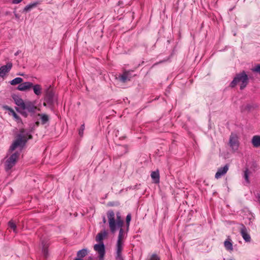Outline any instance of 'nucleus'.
<instances>
[{
    "label": "nucleus",
    "mask_w": 260,
    "mask_h": 260,
    "mask_svg": "<svg viewBox=\"0 0 260 260\" xmlns=\"http://www.w3.org/2000/svg\"><path fill=\"white\" fill-rule=\"evenodd\" d=\"M107 214L110 231L111 233H115L117 230V227L123 226V220L121 219L119 212L116 213V220L115 219V213L113 211H108Z\"/></svg>",
    "instance_id": "1"
},
{
    "label": "nucleus",
    "mask_w": 260,
    "mask_h": 260,
    "mask_svg": "<svg viewBox=\"0 0 260 260\" xmlns=\"http://www.w3.org/2000/svg\"><path fill=\"white\" fill-rule=\"evenodd\" d=\"M32 138V136L28 132H25L24 129L20 130V133L16 137L15 140L10 146V149L11 151L14 150L18 147H23L28 140Z\"/></svg>",
    "instance_id": "2"
},
{
    "label": "nucleus",
    "mask_w": 260,
    "mask_h": 260,
    "mask_svg": "<svg viewBox=\"0 0 260 260\" xmlns=\"http://www.w3.org/2000/svg\"><path fill=\"white\" fill-rule=\"evenodd\" d=\"M241 82L240 85V89H244L248 83V77L245 71L236 74V76L230 83V86L233 88L236 86L238 83Z\"/></svg>",
    "instance_id": "3"
},
{
    "label": "nucleus",
    "mask_w": 260,
    "mask_h": 260,
    "mask_svg": "<svg viewBox=\"0 0 260 260\" xmlns=\"http://www.w3.org/2000/svg\"><path fill=\"white\" fill-rule=\"evenodd\" d=\"M19 155V153L15 152L7 159L5 162V170L7 172L10 171L15 165Z\"/></svg>",
    "instance_id": "4"
},
{
    "label": "nucleus",
    "mask_w": 260,
    "mask_h": 260,
    "mask_svg": "<svg viewBox=\"0 0 260 260\" xmlns=\"http://www.w3.org/2000/svg\"><path fill=\"white\" fill-rule=\"evenodd\" d=\"M54 93L51 87H48L45 91L44 101L48 105H52L54 103Z\"/></svg>",
    "instance_id": "5"
},
{
    "label": "nucleus",
    "mask_w": 260,
    "mask_h": 260,
    "mask_svg": "<svg viewBox=\"0 0 260 260\" xmlns=\"http://www.w3.org/2000/svg\"><path fill=\"white\" fill-rule=\"evenodd\" d=\"M229 144L233 150H237L239 147V141L236 135L232 134L230 136Z\"/></svg>",
    "instance_id": "6"
},
{
    "label": "nucleus",
    "mask_w": 260,
    "mask_h": 260,
    "mask_svg": "<svg viewBox=\"0 0 260 260\" xmlns=\"http://www.w3.org/2000/svg\"><path fill=\"white\" fill-rule=\"evenodd\" d=\"M13 64L11 62H8L6 65L0 67V77L3 78L11 70Z\"/></svg>",
    "instance_id": "7"
},
{
    "label": "nucleus",
    "mask_w": 260,
    "mask_h": 260,
    "mask_svg": "<svg viewBox=\"0 0 260 260\" xmlns=\"http://www.w3.org/2000/svg\"><path fill=\"white\" fill-rule=\"evenodd\" d=\"M229 169V164H226L224 167L218 168L217 172L215 175V178L216 179H219L221 178L222 176L224 175L227 173Z\"/></svg>",
    "instance_id": "8"
},
{
    "label": "nucleus",
    "mask_w": 260,
    "mask_h": 260,
    "mask_svg": "<svg viewBox=\"0 0 260 260\" xmlns=\"http://www.w3.org/2000/svg\"><path fill=\"white\" fill-rule=\"evenodd\" d=\"M41 244L43 255L45 258H47L49 255L48 247L50 243L47 239L44 238L41 239Z\"/></svg>",
    "instance_id": "9"
},
{
    "label": "nucleus",
    "mask_w": 260,
    "mask_h": 260,
    "mask_svg": "<svg viewBox=\"0 0 260 260\" xmlns=\"http://www.w3.org/2000/svg\"><path fill=\"white\" fill-rule=\"evenodd\" d=\"M37 109V107L35 106V102L30 101L25 102L24 104V107L23 108L22 110H26L28 112L34 113L35 112Z\"/></svg>",
    "instance_id": "10"
},
{
    "label": "nucleus",
    "mask_w": 260,
    "mask_h": 260,
    "mask_svg": "<svg viewBox=\"0 0 260 260\" xmlns=\"http://www.w3.org/2000/svg\"><path fill=\"white\" fill-rule=\"evenodd\" d=\"M87 254L88 251L87 249L84 248L80 250L77 252V257L74 259V260H83V258L87 255ZM87 260H92V257L89 256Z\"/></svg>",
    "instance_id": "11"
},
{
    "label": "nucleus",
    "mask_w": 260,
    "mask_h": 260,
    "mask_svg": "<svg viewBox=\"0 0 260 260\" xmlns=\"http://www.w3.org/2000/svg\"><path fill=\"white\" fill-rule=\"evenodd\" d=\"M33 86V84L30 82H25L19 84L17 89L20 91H26L30 89Z\"/></svg>",
    "instance_id": "12"
},
{
    "label": "nucleus",
    "mask_w": 260,
    "mask_h": 260,
    "mask_svg": "<svg viewBox=\"0 0 260 260\" xmlns=\"http://www.w3.org/2000/svg\"><path fill=\"white\" fill-rule=\"evenodd\" d=\"M132 77L131 71H125L123 74L119 76V80L122 83H125L127 81H130Z\"/></svg>",
    "instance_id": "13"
},
{
    "label": "nucleus",
    "mask_w": 260,
    "mask_h": 260,
    "mask_svg": "<svg viewBox=\"0 0 260 260\" xmlns=\"http://www.w3.org/2000/svg\"><path fill=\"white\" fill-rule=\"evenodd\" d=\"M240 233L245 241L249 242L250 241L251 238L250 235L248 234L247 228L243 224H241Z\"/></svg>",
    "instance_id": "14"
},
{
    "label": "nucleus",
    "mask_w": 260,
    "mask_h": 260,
    "mask_svg": "<svg viewBox=\"0 0 260 260\" xmlns=\"http://www.w3.org/2000/svg\"><path fill=\"white\" fill-rule=\"evenodd\" d=\"M94 249L99 253V254H105V248L103 242L99 244H95L94 246Z\"/></svg>",
    "instance_id": "15"
},
{
    "label": "nucleus",
    "mask_w": 260,
    "mask_h": 260,
    "mask_svg": "<svg viewBox=\"0 0 260 260\" xmlns=\"http://www.w3.org/2000/svg\"><path fill=\"white\" fill-rule=\"evenodd\" d=\"M251 143L253 146L255 148H258L260 147V136L254 135L253 136L251 139Z\"/></svg>",
    "instance_id": "16"
},
{
    "label": "nucleus",
    "mask_w": 260,
    "mask_h": 260,
    "mask_svg": "<svg viewBox=\"0 0 260 260\" xmlns=\"http://www.w3.org/2000/svg\"><path fill=\"white\" fill-rule=\"evenodd\" d=\"M33 88L34 92L36 95L39 96L42 93V87L40 84H33V86L31 87Z\"/></svg>",
    "instance_id": "17"
},
{
    "label": "nucleus",
    "mask_w": 260,
    "mask_h": 260,
    "mask_svg": "<svg viewBox=\"0 0 260 260\" xmlns=\"http://www.w3.org/2000/svg\"><path fill=\"white\" fill-rule=\"evenodd\" d=\"M151 177L155 183H158L159 182V173L158 170L152 172Z\"/></svg>",
    "instance_id": "18"
},
{
    "label": "nucleus",
    "mask_w": 260,
    "mask_h": 260,
    "mask_svg": "<svg viewBox=\"0 0 260 260\" xmlns=\"http://www.w3.org/2000/svg\"><path fill=\"white\" fill-rule=\"evenodd\" d=\"M14 99L15 104L18 106H19L20 108H21L22 110L23 108L24 107V104H25V102H24L22 99H21L19 97L14 98Z\"/></svg>",
    "instance_id": "19"
},
{
    "label": "nucleus",
    "mask_w": 260,
    "mask_h": 260,
    "mask_svg": "<svg viewBox=\"0 0 260 260\" xmlns=\"http://www.w3.org/2000/svg\"><path fill=\"white\" fill-rule=\"evenodd\" d=\"M250 174V172H249L248 169L246 168L244 171L243 178H244L245 182L247 184H249L250 182L249 180Z\"/></svg>",
    "instance_id": "20"
},
{
    "label": "nucleus",
    "mask_w": 260,
    "mask_h": 260,
    "mask_svg": "<svg viewBox=\"0 0 260 260\" xmlns=\"http://www.w3.org/2000/svg\"><path fill=\"white\" fill-rule=\"evenodd\" d=\"M107 232L104 231V232H101L99 233L96 236V241L102 243L104 238L107 235Z\"/></svg>",
    "instance_id": "21"
},
{
    "label": "nucleus",
    "mask_w": 260,
    "mask_h": 260,
    "mask_svg": "<svg viewBox=\"0 0 260 260\" xmlns=\"http://www.w3.org/2000/svg\"><path fill=\"white\" fill-rule=\"evenodd\" d=\"M23 81V79L20 77H17L13 79L10 82V83L12 85H16L17 84H20Z\"/></svg>",
    "instance_id": "22"
},
{
    "label": "nucleus",
    "mask_w": 260,
    "mask_h": 260,
    "mask_svg": "<svg viewBox=\"0 0 260 260\" xmlns=\"http://www.w3.org/2000/svg\"><path fill=\"white\" fill-rule=\"evenodd\" d=\"M8 224L9 227L10 228H11L12 230H13V232L15 233H17L16 224L12 220H11L10 221H9Z\"/></svg>",
    "instance_id": "23"
},
{
    "label": "nucleus",
    "mask_w": 260,
    "mask_h": 260,
    "mask_svg": "<svg viewBox=\"0 0 260 260\" xmlns=\"http://www.w3.org/2000/svg\"><path fill=\"white\" fill-rule=\"evenodd\" d=\"M224 245L226 249L228 250H232L233 249V244L230 240H225L224 242Z\"/></svg>",
    "instance_id": "24"
},
{
    "label": "nucleus",
    "mask_w": 260,
    "mask_h": 260,
    "mask_svg": "<svg viewBox=\"0 0 260 260\" xmlns=\"http://www.w3.org/2000/svg\"><path fill=\"white\" fill-rule=\"evenodd\" d=\"M37 4H38V3L36 2V3H34L29 4L28 5H27L23 9V11L24 12H28V11H30L33 8H35V7H36Z\"/></svg>",
    "instance_id": "25"
},
{
    "label": "nucleus",
    "mask_w": 260,
    "mask_h": 260,
    "mask_svg": "<svg viewBox=\"0 0 260 260\" xmlns=\"http://www.w3.org/2000/svg\"><path fill=\"white\" fill-rule=\"evenodd\" d=\"M119 229V235L118 237V241H122V239L124 237V230L122 229V226L121 227H117V230Z\"/></svg>",
    "instance_id": "26"
},
{
    "label": "nucleus",
    "mask_w": 260,
    "mask_h": 260,
    "mask_svg": "<svg viewBox=\"0 0 260 260\" xmlns=\"http://www.w3.org/2000/svg\"><path fill=\"white\" fill-rule=\"evenodd\" d=\"M39 116L41 117V122L43 124H45L49 120V117L47 115L43 114H39Z\"/></svg>",
    "instance_id": "27"
},
{
    "label": "nucleus",
    "mask_w": 260,
    "mask_h": 260,
    "mask_svg": "<svg viewBox=\"0 0 260 260\" xmlns=\"http://www.w3.org/2000/svg\"><path fill=\"white\" fill-rule=\"evenodd\" d=\"M122 241H117L116 244V252H118V253H121L122 250Z\"/></svg>",
    "instance_id": "28"
},
{
    "label": "nucleus",
    "mask_w": 260,
    "mask_h": 260,
    "mask_svg": "<svg viewBox=\"0 0 260 260\" xmlns=\"http://www.w3.org/2000/svg\"><path fill=\"white\" fill-rule=\"evenodd\" d=\"M147 260H161V259L158 254L156 253H153L150 255V257L148 258Z\"/></svg>",
    "instance_id": "29"
},
{
    "label": "nucleus",
    "mask_w": 260,
    "mask_h": 260,
    "mask_svg": "<svg viewBox=\"0 0 260 260\" xmlns=\"http://www.w3.org/2000/svg\"><path fill=\"white\" fill-rule=\"evenodd\" d=\"M84 129H85V125H84V124H83L81 125V127L79 130V135L80 136H83Z\"/></svg>",
    "instance_id": "30"
},
{
    "label": "nucleus",
    "mask_w": 260,
    "mask_h": 260,
    "mask_svg": "<svg viewBox=\"0 0 260 260\" xmlns=\"http://www.w3.org/2000/svg\"><path fill=\"white\" fill-rule=\"evenodd\" d=\"M12 115L14 118L18 121L21 120L20 117L15 112V111L13 110H11Z\"/></svg>",
    "instance_id": "31"
},
{
    "label": "nucleus",
    "mask_w": 260,
    "mask_h": 260,
    "mask_svg": "<svg viewBox=\"0 0 260 260\" xmlns=\"http://www.w3.org/2000/svg\"><path fill=\"white\" fill-rule=\"evenodd\" d=\"M132 217L131 214H128L126 217V222L127 226L129 225V222L131 220Z\"/></svg>",
    "instance_id": "32"
},
{
    "label": "nucleus",
    "mask_w": 260,
    "mask_h": 260,
    "mask_svg": "<svg viewBox=\"0 0 260 260\" xmlns=\"http://www.w3.org/2000/svg\"><path fill=\"white\" fill-rule=\"evenodd\" d=\"M116 260H123L121 253H118V252H116Z\"/></svg>",
    "instance_id": "33"
},
{
    "label": "nucleus",
    "mask_w": 260,
    "mask_h": 260,
    "mask_svg": "<svg viewBox=\"0 0 260 260\" xmlns=\"http://www.w3.org/2000/svg\"><path fill=\"white\" fill-rule=\"evenodd\" d=\"M22 0H13L12 4H17L20 3Z\"/></svg>",
    "instance_id": "34"
},
{
    "label": "nucleus",
    "mask_w": 260,
    "mask_h": 260,
    "mask_svg": "<svg viewBox=\"0 0 260 260\" xmlns=\"http://www.w3.org/2000/svg\"><path fill=\"white\" fill-rule=\"evenodd\" d=\"M104 256H105V254H99V260H104Z\"/></svg>",
    "instance_id": "35"
},
{
    "label": "nucleus",
    "mask_w": 260,
    "mask_h": 260,
    "mask_svg": "<svg viewBox=\"0 0 260 260\" xmlns=\"http://www.w3.org/2000/svg\"><path fill=\"white\" fill-rule=\"evenodd\" d=\"M246 108H247L248 109H249H249H250L252 108V107H251V106L250 105L248 104V105H247V106H246Z\"/></svg>",
    "instance_id": "36"
},
{
    "label": "nucleus",
    "mask_w": 260,
    "mask_h": 260,
    "mask_svg": "<svg viewBox=\"0 0 260 260\" xmlns=\"http://www.w3.org/2000/svg\"><path fill=\"white\" fill-rule=\"evenodd\" d=\"M123 148H124V150H125V153L127 152V147H126L125 146H124L123 147Z\"/></svg>",
    "instance_id": "37"
},
{
    "label": "nucleus",
    "mask_w": 260,
    "mask_h": 260,
    "mask_svg": "<svg viewBox=\"0 0 260 260\" xmlns=\"http://www.w3.org/2000/svg\"><path fill=\"white\" fill-rule=\"evenodd\" d=\"M103 222L104 223H106V218L105 216L103 217Z\"/></svg>",
    "instance_id": "38"
},
{
    "label": "nucleus",
    "mask_w": 260,
    "mask_h": 260,
    "mask_svg": "<svg viewBox=\"0 0 260 260\" xmlns=\"http://www.w3.org/2000/svg\"><path fill=\"white\" fill-rule=\"evenodd\" d=\"M257 200H258V201L259 202V203H260V195L258 196Z\"/></svg>",
    "instance_id": "39"
},
{
    "label": "nucleus",
    "mask_w": 260,
    "mask_h": 260,
    "mask_svg": "<svg viewBox=\"0 0 260 260\" xmlns=\"http://www.w3.org/2000/svg\"><path fill=\"white\" fill-rule=\"evenodd\" d=\"M18 54V52H17L16 53H15V55H17Z\"/></svg>",
    "instance_id": "40"
},
{
    "label": "nucleus",
    "mask_w": 260,
    "mask_h": 260,
    "mask_svg": "<svg viewBox=\"0 0 260 260\" xmlns=\"http://www.w3.org/2000/svg\"><path fill=\"white\" fill-rule=\"evenodd\" d=\"M157 64H158V63H154V65H153V66H155V65Z\"/></svg>",
    "instance_id": "41"
},
{
    "label": "nucleus",
    "mask_w": 260,
    "mask_h": 260,
    "mask_svg": "<svg viewBox=\"0 0 260 260\" xmlns=\"http://www.w3.org/2000/svg\"><path fill=\"white\" fill-rule=\"evenodd\" d=\"M44 105L45 106L46 105V103L45 102L44 103Z\"/></svg>",
    "instance_id": "42"
}]
</instances>
